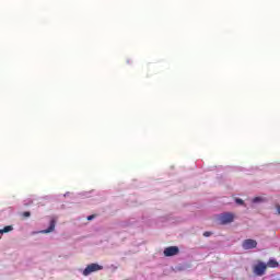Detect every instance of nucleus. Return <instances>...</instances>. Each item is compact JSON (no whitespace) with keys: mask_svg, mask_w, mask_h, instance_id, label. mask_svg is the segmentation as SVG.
<instances>
[{"mask_svg":"<svg viewBox=\"0 0 280 280\" xmlns=\"http://www.w3.org/2000/svg\"><path fill=\"white\" fill-rule=\"evenodd\" d=\"M23 218H30V215H32V213H30V211H25L22 213Z\"/></svg>","mask_w":280,"mask_h":280,"instance_id":"9","label":"nucleus"},{"mask_svg":"<svg viewBox=\"0 0 280 280\" xmlns=\"http://www.w3.org/2000/svg\"><path fill=\"white\" fill-rule=\"evenodd\" d=\"M95 219V214H92V215H89L88 217V220L91 221V220H94Z\"/></svg>","mask_w":280,"mask_h":280,"instance_id":"13","label":"nucleus"},{"mask_svg":"<svg viewBox=\"0 0 280 280\" xmlns=\"http://www.w3.org/2000/svg\"><path fill=\"white\" fill-rule=\"evenodd\" d=\"M267 269L268 266L265 262L260 261L254 267V273H256L257 277H264Z\"/></svg>","mask_w":280,"mask_h":280,"instance_id":"3","label":"nucleus"},{"mask_svg":"<svg viewBox=\"0 0 280 280\" xmlns=\"http://www.w3.org/2000/svg\"><path fill=\"white\" fill-rule=\"evenodd\" d=\"M10 231H14V228L12 225H7L2 230H0V240H1V235H3V233H10Z\"/></svg>","mask_w":280,"mask_h":280,"instance_id":"8","label":"nucleus"},{"mask_svg":"<svg viewBox=\"0 0 280 280\" xmlns=\"http://www.w3.org/2000/svg\"><path fill=\"white\" fill-rule=\"evenodd\" d=\"M266 266H267V268H279V261L271 258L268 260Z\"/></svg>","mask_w":280,"mask_h":280,"instance_id":"7","label":"nucleus"},{"mask_svg":"<svg viewBox=\"0 0 280 280\" xmlns=\"http://www.w3.org/2000/svg\"><path fill=\"white\" fill-rule=\"evenodd\" d=\"M276 209H277V211H278V213L280 215V205H276Z\"/></svg>","mask_w":280,"mask_h":280,"instance_id":"14","label":"nucleus"},{"mask_svg":"<svg viewBox=\"0 0 280 280\" xmlns=\"http://www.w3.org/2000/svg\"><path fill=\"white\" fill-rule=\"evenodd\" d=\"M236 205H244V200L236 198L235 199Z\"/></svg>","mask_w":280,"mask_h":280,"instance_id":"10","label":"nucleus"},{"mask_svg":"<svg viewBox=\"0 0 280 280\" xmlns=\"http://www.w3.org/2000/svg\"><path fill=\"white\" fill-rule=\"evenodd\" d=\"M203 237H211V232H205Z\"/></svg>","mask_w":280,"mask_h":280,"instance_id":"12","label":"nucleus"},{"mask_svg":"<svg viewBox=\"0 0 280 280\" xmlns=\"http://www.w3.org/2000/svg\"><path fill=\"white\" fill-rule=\"evenodd\" d=\"M178 253H180L178 246H170L164 249L165 257H174L175 255H178Z\"/></svg>","mask_w":280,"mask_h":280,"instance_id":"4","label":"nucleus"},{"mask_svg":"<svg viewBox=\"0 0 280 280\" xmlns=\"http://www.w3.org/2000/svg\"><path fill=\"white\" fill-rule=\"evenodd\" d=\"M219 224L226 225L235 221V213L233 212H223L217 218Z\"/></svg>","mask_w":280,"mask_h":280,"instance_id":"1","label":"nucleus"},{"mask_svg":"<svg viewBox=\"0 0 280 280\" xmlns=\"http://www.w3.org/2000/svg\"><path fill=\"white\" fill-rule=\"evenodd\" d=\"M103 268L104 267L100 266L98 264L88 265L86 268L83 270V276L89 277V275L103 270Z\"/></svg>","mask_w":280,"mask_h":280,"instance_id":"2","label":"nucleus"},{"mask_svg":"<svg viewBox=\"0 0 280 280\" xmlns=\"http://www.w3.org/2000/svg\"><path fill=\"white\" fill-rule=\"evenodd\" d=\"M244 250H250L253 248H257V241L247 238L242 244Z\"/></svg>","mask_w":280,"mask_h":280,"instance_id":"5","label":"nucleus"},{"mask_svg":"<svg viewBox=\"0 0 280 280\" xmlns=\"http://www.w3.org/2000/svg\"><path fill=\"white\" fill-rule=\"evenodd\" d=\"M253 202H261V198L255 197V198L253 199Z\"/></svg>","mask_w":280,"mask_h":280,"instance_id":"11","label":"nucleus"},{"mask_svg":"<svg viewBox=\"0 0 280 280\" xmlns=\"http://www.w3.org/2000/svg\"><path fill=\"white\" fill-rule=\"evenodd\" d=\"M54 231H56V219H51L49 223V228L40 231V233L47 234V233H54Z\"/></svg>","mask_w":280,"mask_h":280,"instance_id":"6","label":"nucleus"}]
</instances>
